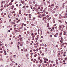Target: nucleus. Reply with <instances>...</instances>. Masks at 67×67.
<instances>
[{
    "mask_svg": "<svg viewBox=\"0 0 67 67\" xmlns=\"http://www.w3.org/2000/svg\"><path fill=\"white\" fill-rule=\"evenodd\" d=\"M37 38H39V35H37Z\"/></svg>",
    "mask_w": 67,
    "mask_h": 67,
    "instance_id": "16",
    "label": "nucleus"
},
{
    "mask_svg": "<svg viewBox=\"0 0 67 67\" xmlns=\"http://www.w3.org/2000/svg\"><path fill=\"white\" fill-rule=\"evenodd\" d=\"M45 49H46L45 51V52H46V51H47V48H46Z\"/></svg>",
    "mask_w": 67,
    "mask_h": 67,
    "instance_id": "14",
    "label": "nucleus"
},
{
    "mask_svg": "<svg viewBox=\"0 0 67 67\" xmlns=\"http://www.w3.org/2000/svg\"><path fill=\"white\" fill-rule=\"evenodd\" d=\"M4 15H6V13H4Z\"/></svg>",
    "mask_w": 67,
    "mask_h": 67,
    "instance_id": "62",
    "label": "nucleus"
},
{
    "mask_svg": "<svg viewBox=\"0 0 67 67\" xmlns=\"http://www.w3.org/2000/svg\"><path fill=\"white\" fill-rule=\"evenodd\" d=\"M43 16H46V14H43L42 15Z\"/></svg>",
    "mask_w": 67,
    "mask_h": 67,
    "instance_id": "9",
    "label": "nucleus"
},
{
    "mask_svg": "<svg viewBox=\"0 0 67 67\" xmlns=\"http://www.w3.org/2000/svg\"><path fill=\"white\" fill-rule=\"evenodd\" d=\"M51 63H54V61H51Z\"/></svg>",
    "mask_w": 67,
    "mask_h": 67,
    "instance_id": "54",
    "label": "nucleus"
},
{
    "mask_svg": "<svg viewBox=\"0 0 67 67\" xmlns=\"http://www.w3.org/2000/svg\"><path fill=\"white\" fill-rule=\"evenodd\" d=\"M54 15L55 16H57V15H58V14H55Z\"/></svg>",
    "mask_w": 67,
    "mask_h": 67,
    "instance_id": "34",
    "label": "nucleus"
},
{
    "mask_svg": "<svg viewBox=\"0 0 67 67\" xmlns=\"http://www.w3.org/2000/svg\"><path fill=\"white\" fill-rule=\"evenodd\" d=\"M24 20H25V21H26V18H24Z\"/></svg>",
    "mask_w": 67,
    "mask_h": 67,
    "instance_id": "30",
    "label": "nucleus"
},
{
    "mask_svg": "<svg viewBox=\"0 0 67 67\" xmlns=\"http://www.w3.org/2000/svg\"><path fill=\"white\" fill-rule=\"evenodd\" d=\"M47 33H48V34H49V32L48 31H47Z\"/></svg>",
    "mask_w": 67,
    "mask_h": 67,
    "instance_id": "57",
    "label": "nucleus"
},
{
    "mask_svg": "<svg viewBox=\"0 0 67 67\" xmlns=\"http://www.w3.org/2000/svg\"><path fill=\"white\" fill-rule=\"evenodd\" d=\"M52 8L51 7L48 10H49V11H51V10H52Z\"/></svg>",
    "mask_w": 67,
    "mask_h": 67,
    "instance_id": "3",
    "label": "nucleus"
},
{
    "mask_svg": "<svg viewBox=\"0 0 67 67\" xmlns=\"http://www.w3.org/2000/svg\"><path fill=\"white\" fill-rule=\"evenodd\" d=\"M20 40V42H21L22 41V38L21 37L19 38Z\"/></svg>",
    "mask_w": 67,
    "mask_h": 67,
    "instance_id": "8",
    "label": "nucleus"
},
{
    "mask_svg": "<svg viewBox=\"0 0 67 67\" xmlns=\"http://www.w3.org/2000/svg\"><path fill=\"white\" fill-rule=\"evenodd\" d=\"M6 21H4V23H6Z\"/></svg>",
    "mask_w": 67,
    "mask_h": 67,
    "instance_id": "50",
    "label": "nucleus"
},
{
    "mask_svg": "<svg viewBox=\"0 0 67 67\" xmlns=\"http://www.w3.org/2000/svg\"><path fill=\"white\" fill-rule=\"evenodd\" d=\"M59 15L60 16H62V15L61 14H59Z\"/></svg>",
    "mask_w": 67,
    "mask_h": 67,
    "instance_id": "59",
    "label": "nucleus"
},
{
    "mask_svg": "<svg viewBox=\"0 0 67 67\" xmlns=\"http://www.w3.org/2000/svg\"><path fill=\"white\" fill-rule=\"evenodd\" d=\"M56 52V50H53V53H55Z\"/></svg>",
    "mask_w": 67,
    "mask_h": 67,
    "instance_id": "11",
    "label": "nucleus"
},
{
    "mask_svg": "<svg viewBox=\"0 0 67 67\" xmlns=\"http://www.w3.org/2000/svg\"><path fill=\"white\" fill-rule=\"evenodd\" d=\"M29 16H31V14H29Z\"/></svg>",
    "mask_w": 67,
    "mask_h": 67,
    "instance_id": "53",
    "label": "nucleus"
},
{
    "mask_svg": "<svg viewBox=\"0 0 67 67\" xmlns=\"http://www.w3.org/2000/svg\"><path fill=\"white\" fill-rule=\"evenodd\" d=\"M2 48H4V46H3L2 47Z\"/></svg>",
    "mask_w": 67,
    "mask_h": 67,
    "instance_id": "52",
    "label": "nucleus"
},
{
    "mask_svg": "<svg viewBox=\"0 0 67 67\" xmlns=\"http://www.w3.org/2000/svg\"><path fill=\"white\" fill-rule=\"evenodd\" d=\"M40 58H41V57H38V59L39 60H40Z\"/></svg>",
    "mask_w": 67,
    "mask_h": 67,
    "instance_id": "22",
    "label": "nucleus"
},
{
    "mask_svg": "<svg viewBox=\"0 0 67 67\" xmlns=\"http://www.w3.org/2000/svg\"><path fill=\"white\" fill-rule=\"evenodd\" d=\"M30 54L31 55H33V53H30Z\"/></svg>",
    "mask_w": 67,
    "mask_h": 67,
    "instance_id": "63",
    "label": "nucleus"
},
{
    "mask_svg": "<svg viewBox=\"0 0 67 67\" xmlns=\"http://www.w3.org/2000/svg\"><path fill=\"white\" fill-rule=\"evenodd\" d=\"M46 17L47 18H49V16L48 15H47L46 16Z\"/></svg>",
    "mask_w": 67,
    "mask_h": 67,
    "instance_id": "20",
    "label": "nucleus"
},
{
    "mask_svg": "<svg viewBox=\"0 0 67 67\" xmlns=\"http://www.w3.org/2000/svg\"><path fill=\"white\" fill-rule=\"evenodd\" d=\"M27 33L28 34H30V32H29V31H27Z\"/></svg>",
    "mask_w": 67,
    "mask_h": 67,
    "instance_id": "13",
    "label": "nucleus"
},
{
    "mask_svg": "<svg viewBox=\"0 0 67 67\" xmlns=\"http://www.w3.org/2000/svg\"><path fill=\"white\" fill-rule=\"evenodd\" d=\"M39 60H40V61H41V62H43V61L42 60V59H40Z\"/></svg>",
    "mask_w": 67,
    "mask_h": 67,
    "instance_id": "29",
    "label": "nucleus"
},
{
    "mask_svg": "<svg viewBox=\"0 0 67 67\" xmlns=\"http://www.w3.org/2000/svg\"><path fill=\"white\" fill-rule=\"evenodd\" d=\"M37 32H35V33L34 34L35 35H37Z\"/></svg>",
    "mask_w": 67,
    "mask_h": 67,
    "instance_id": "31",
    "label": "nucleus"
},
{
    "mask_svg": "<svg viewBox=\"0 0 67 67\" xmlns=\"http://www.w3.org/2000/svg\"><path fill=\"white\" fill-rule=\"evenodd\" d=\"M16 15V14H14V16H15V15Z\"/></svg>",
    "mask_w": 67,
    "mask_h": 67,
    "instance_id": "43",
    "label": "nucleus"
},
{
    "mask_svg": "<svg viewBox=\"0 0 67 67\" xmlns=\"http://www.w3.org/2000/svg\"><path fill=\"white\" fill-rule=\"evenodd\" d=\"M51 12L52 13H55V11H54L53 10H52Z\"/></svg>",
    "mask_w": 67,
    "mask_h": 67,
    "instance_id": "4",
    "label": "nucleus"
},
{
    "mask_svg": "<svg viewBox=\"0 0 67 67\" xmlns=\"http://www.w3.org/2000/svg\"><path fill=\"white\" fill-rule=\"evenodd\" d=\"M31 25L32 26H35V25H34L33 24H31Z\"/></svg>",
    "mask_w": 67,
    "mask_h": 67,
    "instance_id": "36",
    "label": "nucleus"
},
{
    "mask_svg": "<svg viewBox=\"0 0 67 67\" xmlns=\"http://www.w3.org/2000/svg\"><path fill=\"white\" fill-rule=\"evenodd\" d=\"M13 13H12V14H13V13H15V12L14 11H13L12 12Z\"/></svg>",
    "mask_w": 67,
    "mask_h": 67,
    "instance_id": "23",
    "label": "nucleus"
},
{
    "mask_svg": "<svg viewBox=\"0 0 67 67\" xmlns=\"http://www.w3.org/2000/svg\"><path fill=\"white\" fill-rule=\"evenodd\" d=\"M42 64H43V66H45V64H44V63H43Z\"/></svg>",
    "mask_w": 67,
    "mask_h": 67,
    "instance_id": "49",
    "label": "nucleus"
},
{
    "mask_svg": "<svg viewBox=\"0 0 67 67\" xmlns=\"http://www.w3.org/2000/svg\"><path fill=\"white\" fill-rule=\"evenodd\" d=\"M45 60H46V61L47 62V61H48V59H45Z\"/></svg>",
    "mask_w": 67,
    "mask_h": 67,
    "instance_id": "19",
    "label": "nucleus"
},
{
    "mask_svg": "<svg viewBox=\"0 0 67 67\" xmlns=\"http://www.w3.org/2000/svg\"><path fill=\"white\" fill-rule=\"evenodd\" d=\"M12 65H13L12 63H11L10 64V66H12Z\"/></svg>",
    "mask_w": 67,
    "mask_h": 67,
    "instance_id": "51",
    "label": "nucleus"
},
{
    "mask_svg": "<svg viewBox=\"0 0 67 67\" xmlns=\"http://www.w3.org/2000/svg\"><path fill=\"white\" fill-rule=\"evenodd\" d=\"M19 28L20 29H22V27H19Z\"/></svg>",
    "mask_w": 67,
    "mask_h": 67,
    "instance_id": "39",
    "label": "nucleus"
},
{
    "mask_svg": "<svg viewBox=\"0 0 67 67\" xmlns=\"http://www.w3.org/2000/svg\"><path fill=\"white\" fill-rule=\"evenodd\" d=\"M12 60H13V59H10V61H11V62H12Z\"/></svg>",
    "mask_w": 67,
    "mask_h": 67,
    "instance_id": "41",
    "label": "nucleus"
},
{
    "mask_svg": "<svg viewBox=\"0 0 67 67\" xmlns=\"http://www.w3.org/2000/svg\"><path fill=\"white\" fill-rule=\"evenodd\" d=\"M26 44H29V42H28V41H27V42H26Z\"/></svg>",
    "mask_w": 67,
    "mask_h": 67,
    "instance_id": "35",
    "label": "nucleus"
},
{
    "mask_svg": "<svg viewBox=\"0 0 67 67\" xmlns=\"http://www.w3.org/2000/svg\"><path fill=\"white\" fill-rule=\"evenodd\" d=\"M44 19H47V18H46V17H44Z\"/></svg>",
    "mask_w": 67,
    "mask_h": 67,
    "instance_id": "61",
    "label": "nucleus"
},
{
    "mask_svg": "<svg viewBox=\"0 0 67 67\" xmlns=\"http://www.w3.org/2000/svg\"><path fill=\"white\" fill-rule=\"evenodd\" d=\"M20 46H23V44H20Z\"/></svg>",
    "mask_w": 67,
    "mask_h": 67,
    "instance_id": "33",
    "label": "nucleus"
},
{
    "mask_svg": "<svg viewBox=\"0 0 67 67\" xmlns=\"http://www.w3.org/2000/svg\"><path fill=\"white\" fill-rule=\"evenodd\" d=\"M5 46H6V47H8V44H5Z\"/></svg>",
    "mask_w": 67,
    "mask_h": 67,
    "instance_id": "12",
    "label": "nucleus"
},
{
    "mask_svg": "<svg viewBox=\"0 0 67 67\" xmlns=\"http://www.w3.org/2000/svg\"><path fill=\"white\" fill-rule=\"evenodd\" d=\"M59 27L60 28H62V25H60Z\"/></svg>",
    "mask_w": 67,
    "mask_h": 67,
    "instance_id": "7",
    "label": "nucleus"
},
{
    "mask_svg": "<svg viewBox=\"0 0 67 67\" xmlns=\"http://www.w3.org/2000/svg\"><path fill=\"white\" fill-rule=\"evenodd\" d=\"M24 50V51H26V52L27 51V49H25Z\"/></svg>",
    "mask_w": 67,
    "mask_h": 67,
    "instance_id": "25",
    "label": "nucleus"
},
{
    "mask_svg": "<svg viewBox=\"0 0 67 67\" xmlns=\"http://www.w3.org/2000/svg\"><path fill=\"white\" fill-rule=\"evenodd\" d=\"M42 46H44V44L43 43H42Z\"/></svg>",
    "mask_w": 67,
    "mask_h": 67,
    "instance_id": "55",
    "label": "nucleus"
},
{
    "mask_svg": "<svg viewBox=\"0 0 67 67\" xmlns=\"http://www.w3.org/2000/svg\"><path fill=\"white\" fill-rule=\"evenodd\" d=\"M52 28L53 29V30H54V29H55V27H52Z\"/></svg>",
    "mask_w": 67,
    "mask_h": 67,
    "instance_id": "24",
    "label": "nucleus"
},
{
    "mask_svg": "<svg viewBox=\"0 0 67 67\" xmlns=\"http://www.w3.org/2000/svg\"><path fill=\"white\" fill-rule=\"evenodd\" d=\"M43 59L44 60H45V59H46V58L45 57H44L43 58Z\"/></svg>",
    "mask_w": 67,
    "mask_h": 67,
    "instance_id": "38",
    "label": "nucleus"
},
{
    "mask_svg": "<svg viewBox=\"0 0 67 67\" xmlns=\"http://www.w3.org/2000/svg\"><path fill=\"white\" fill-rule=\"evenodd\" d=\"M12 24H15V23L14 22H12Z\"/></svg>",
    "mask_w": 67,
    "mask_h": 67,
    "instance_id": "44",
    "label": "nucleus"
},
{
    "mask_svg": "<svg viewBox=\"0 0 67 67\" xmlns=\"http://www.w3.org/2000/svg\"><path fill=\"white\" fill-rule=\"evenodd\" d=\"M37 56V54H36L35 55H34V57H36Z\"/></svg>",
    "mask_w": 67,
    "mask_h": 67,
    "instance_id": "6",
    "label": "nucleus"
},
{
    "mask_svg": "<svg viewBox=\"0 0 67 67\" xmlns=\"http://www.w3.org/2000/svg\"><path fill=\"white\" fill-rule=\"evenodd\" d=\"M3 15V12H2L1 14V15Z\"/></svg>",
    "mask_w": 67,
    "mask_h": 67,
    "instance_id": "26",
    "label": "nucleus"
},
{
    "mask_svg": "<svg viewBox=\"0 0 67 67\" xmlns=\"http://www.w3.org/2000/svg\"><path fill=\"white\" fill-rule=\"evenodd\" d=\"M62 26H63V27H64V28L65 27V26H64V25H62Z\"/></svg>",
    "mask_w": 67,
    "mask_h": 67,
    "instance_id": "56",
    "label": "nucleus"
},
{
    "mask_svg": "<svg viewBox=\"0 0 67 67\" xmlns=\"http://www.w3.org/2000/svg\"><path fill=\"white\" fill-rule=\"evenodd\" d=\"M43 41V40H40V42H42V41Z\"/></svg>",
    "mask_w": 67,
    "mask_h": 67,
    "instance_id": "60",
    "label": "nucleus"
},
{
    "mask_svg": "<svg viewBox=\"0 0 67 67\" xmlns=\"http://www.w3.org/2000/svg\"><path fill=\"white\" fill-rule=\"evenodd\" d=\"M1 5H2V4H3V1H2V2L1 3Z\"/></svg>",
    "mask_w": 67,
    "mask_h": 67,
    "instance_id": "18",
    "label": "nucleus"
},
{
    "mask_svg": "<svg viewBox=\"0 0 67 67\" xmlns=\"http://www.w3.org/2000/svg\"><path fill=\"white\" fill-rule=\"evenodd\" d=\"M31 35L32 36H33V35H34V34L33 33H31Z\"/></svg>",
    "mask_w": 67,
    "mask_h": 67,
    "instance_id": "21",
    "label": "nucleus"
},
{
    "mask_svg": "<svg viewBox=\"0 0 67 67\" xmlns=\"http://www.w3.org/2000/svg\"><path fill=\"white\" fill-rule=\"evenodd\" d=\"M14 1H13V0H11V3H12V2H13Z\"/></svg>",
    "mask_w": 67,
    "mask_h": 67,
    "instance_id": "27",
    "label": "nucleus"
},
{
    "mask_svg": "<svg viewBox=\"0 0 67 67\" xmlns=\"http://www.w3.org/2000/svg\"><path fill=\"white\" fill-rule=\"evenodd\" d=\"M39 62H40V64H41V63H42V62H41V61H39Z\"/></svg>",
    "mask_w": 67,
    "mask_h": 67,
    "instance_id": "47",
    "label": "nucleus"
},
{
    "mask_svg": "<svg viewBox=\"0 0 67 67\" xmlns=\"http://www.w3.org/2000/svg\"><path fill=\"white\" fill-rule=\"evenodd\" d=\"M9 5L8 4H7V7H9Z\"/></svg>",
    "mask_w": 67,
    "mask_h": 67,
    "instance_id": "58",
    "label": "nucleus"
},
{
    "mask_svg": "<svg viewBox=\"0 0 67 67\" xmlns=\"http://www.w3.org/2000/svg\"><path fill=\"white\" fill-rule=\"evenodd\" d=\"M41 8L42 9H43V7H41Z\"/></svg>",
    "mask_w": 67,
    "mask_h": 67,
    "instance_id": "64",
    "label": "nucleus"
},
{
    "mask_svg": "<svg viewBox=\"0 0 67 67\" xmlns=\"http://www.w3.org/2000/svg\"><path fill=\"white\" fill-rule=\"evenodd\" d=\"M12 7H13V8H14V5H12Z\"/></svg>",
    "mask_w": 67,
    "mask_h": 67,
    "instance_id": "32",
    "label": "nucleus"
},
{
    "mask_svg": "<svg viewBox=\"0 0 67 67\" xmlns=\"http://www.w3.org/2000/svg\"><path fill=\"white\" fill-rule=\"evenodd\" d=\"M47 20H48V21H49V20H50V19L49 18H48L47 19Z\"/></svg>",
    "mask_w": 67,
    "mask_h": 67,
    "instance_id": "40",
    "label": "nucleus"
},
{
    "mask_svg": "<svg viewBox=\"0 0 67 67\" xmlns=\"http://www.w3.org/2000/svg\"><path fill=\"white\" fill-rule=\"evenodd\" d=\"M58 49H62V48H59Z\"/></svg>",
    "mask_w": 67,
    "mask_h": 67,
    "instance_id": "48",
    "label": "nucleus"
},
{
    "mask_svg": "<svg viewBox=\"0 0 67 67\" xmlns=\"http://www.w3.org/2000/svg\"><path fill=\"white\" fill-rule=\"evenodd\" d=\"M67 13H65V16H66V17L65 18H67Z\"/></svg>",
    "mask_w": 67,
    "mask_h": 67,
    "instance_id": "5",
    "label": "nucleus"
},
{
    "mask_svg": "<svg viewBox=\"0 0 67 67\" xmlns=\"http://www.w3.org/2000/svg\"><path fill=\"white\" fill-rule=\"evenodd\" d=\"M63 13H64V11H63L61 13V14H63V15H64Z\"/></svg>",
    "mask_w": 67,
    "mask_h": 67,
    "instance_id": "15",
    "label": "nucleus"
},
{
    "mask_svg": "<svg viewBox=\"0 0 67 67\" xmlns=\"http://www.w3.org/2000/svg\"><path fill=\"white\" fill-rule=\"evenodd\" d=\"M10 30L11 31L12 30V28H11L10 29Z\"/></svg>",
    "mask_w": 67,
    "mask_h": 67,
    "instance_id": "46",
    "label": "nucleus"
},
{
    "mask_svg": "<svg viewBox=\"0 0 67 67\" xmlns=\"http://www.w3.org/2000/svg\"><path fill=\"white\" fill-rule=\"evenodd\" d=\"M2 18H3V17H4V15H2Z\"/></svg>",
    "mask_w": 67,
    "mask_h": 67,
    "instance_id": "37",
    "label": "nucleus"
},
{
    "mask_svg": "<svg viewBox=\"0 0 67 67\" xmlns=\"http://www.w3.org/2000/svg\"><path fill=\"white\" fill-rule=\"evenodd\" d=\"M35 37V35H34V36H32V38H34Z\"/></svg>",
    "mask_w": 67,
    "mask_h": 67,
    "instance_id": "10",
    "label": "nucleus"
},
{
    "mask_svg": "<svg viewBox=\"0 0 67 67\" xmlns=\"http://www.w3.org/2000/svg\"><path fill=\"white\" fill-rule=\"evenodd\" d=\"M48 54H49V55H50L51 54V51L49 50L48 52Z\"/></svg>",
    "mask_w": 67,
    "mask_h": 67,
    "instance_id": "1",
    "label": "nucleus"
},
{
    "mask_svg": "<svg viewBox=\"0 0 67 67\" xmlns=\"http://www.w3.org/2000/svg\"><path fill=\"white\" fill-rule=\"evenodd\" d=\"M42 56H44V53H42Z\"/></svg>",
    "mask_w": 67,
    "mask_h": 67,
    "instance_id": "45",
    "label": "nucleus"
},
{
    "mask_svg": "<svg viewBox=\"0 0 67 67\" xmlns=\"http://www.w3.org/2000/svg\"><path fill=\"white\" fill-rule=\"evenodd\" d=\"M60 42H61V43H62L63 42V41H62V40H60Z\"/></svg>",
    "mask_w": 67,
    "mask_h": 67,
    "instance_id": "17",
    "label": "nucleus"
},
{
    "mask_svg": "<svg viewBox=\"0 0 67 67\" xmlns=\"http://www.w3.org/2000/svg\"><path fill=\"white\" fill-rule=\"evenodd\" d=\"M58 59H56V60H55V61L56 62H58Z\"/></svg>",
    "mask_w": 67,
    "mask_h": 67,
    "instance_id": "42",
    "label": "nucleus"
},
{
    "mask_svg": "<svg viewBox=\"0 0 67 67\" xmlns=\"http://www.w3.org/2000/svg\"><path fill=\"white\" fill-rule=\"evenodd\" d=\"M9 5H12L13 4L12 3L10 2L9 3Z\"/></svg>",
    "mask_w": 67,
    "mask_h": 67,
    "instance_id": "2",
    "label": "nucleus"
},
{
    "mask_svg": "<svg viewBox=\"0 0 67 67\" xmlns=\"http://www.w3.org/2000/svg\"><path fill=\"white\" fill-rule=\"evenodd\" d=\"M55 47H58V45H57L55 46Z\"/></svg>",
    "mask_w": 67,
    "mask_h": 67,
    "instance_id": "28",
    "label": "nucleus"
}]
</instances>
